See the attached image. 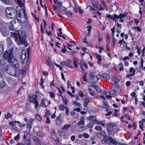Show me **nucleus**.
I'll use <instances>...</instances> for the list:
<instances>
[{
    "label": "nucleus",
    "instance_id": "1",
    "mask_svg": "<svg viewBox=\"0 0 145 145\" xmlns=\"http://www.w3.org/2000/svg\"><path fill=\"white\" fill-rule=\"evenodd\" d=\"M3 57L10 65H13L17 68H19V64L13 55L12 51L10 50L5 51L3 55Z\"/></svg>",
    "mask_w": 145,
    "mask_h": 145
},
{
    "label": "nucleus",
    "instance_id": "2",
    "mask_svg": "<svg viewBox=\"0 0 145 145\" xmlns=\"http://www.w3.org/2000/svg\"><path fill=\"white\" fill-rule=\"evenodd\" d=\"M5 14L6 16L11 18H14L19 16L15 9L12 7H7L5 10Z\"/></svg>",
    "mask_w": 145,
    "mask_h": 145
},
{
    "label": "nucleus",
    "instance_id": "3",
    "mask_svg": "<svg viewBox=\"0 0 145 145\" xmlns=\"http://www.w3.org/2000/svg\"><path fill=\"white\" fill-rule=\"evenodd\" d=\"M103 137V139L101 140V143L103 144L107 143L109 145H113L114 144L116 145L117 143H118L115 140H113L111 137H108L106 135V134L105 136Z\"/></svg>",
    "mask_w": 145,
    "mask_h": 145
},
{
    "label": "nucleus",
    "instance_id": "4",
    "mask_svg": "<svg viewBox=\"0 0 145 145\" xmlns=\"http://www.w3.org/2000/svg\"><path fill=\"white\" fill-rule=\"evenodd\" d=\"M5 71L8 74L12 76H15L16 74V69L12 65H7L5 67Z\"/></svg>",
    "mask_w": 145,
    "mask_h": 145
},
{
    "label": "nucleus",
    "instance_id": "5",
    "mask_svg": "<svg viewBox=\"0 0 145 145\" xmlns=\"http://www.w3.org/2000/svg\"><path fill=\"white\" fill-rule=\"evenodd\" d=\"M7 29V28L4 26L2 23H0V31L4 36H7L8 35Z\"/></svg>",
    "mask_w": 145,
    "mask_h": 145
},
{
    "label": "nucleus",
    "instance_id": "6",
    "mask_svg": "<svg viewBox=\"0 0 145 145\" xmlns=\"http://www.w3.org/2000/svg\"><path fill=\"white\" fill-rule=\"evenodd\" d=\"M116 126V124L115 123H110L107 124V131L108 134L110 135L112 133V131L114 129L113 127Z\"/></svg>",
    "mask_w": 145,
    "mask_h": 145
},
{
    "label": "nucleus",
    "instance_id": "7",
    "mask_svg": "<svg viewBox=\"0 0 145 145\" xmlns=\"http://www.w3.org/2000/svg\"><path fill=\"white\" fill-rule=\"evenodd\" d=\"M19 22V20L17 19H14L10 23V25L9 26V29L12 31L14 30L15 29L14 24H16L17 22V23H18Z\"/></svg>",
    "mask_w": 145,
    "mask_h": 145
},
{
    "label": "nucleus",
    "instance_id": "8",
    "mask_svg": "<svg viewBox=\"0 0 145 145\" xmlns=\"http://www.w3.org/2000/svg\"><path fill=\"white\" fill-rule=\"evenodd\" d=\"M37 96H31L29 98V100L31 103L35 104V108H36L38 106L39 103L36 99Z\"/></svg>",
    "mask_w": 145,
    "mask_h": 145
},
{
    "label": "nucleus",
    "instance_id": "9",
    "mask_svg": "<svg viewBox=\"0 0 145 145\" xmlns=\"http://www.w3.org/2000/svg\"><path fill=\"white\" fill-rule=\"evenodd\" d=\"M62 116L61 114H60L56 118V125L57 126H60L61 125L62 122L61 120Z\"/></svg>",
    "mask_w": 145,
    "mask_h": 145
},
{
    "label": "nucleus",
    "instance_id": "10",
    "mask_svg": "<svg viewBox=\"0 0 145 145\" xmlns=\"http://www.w3.org/2000/svg\"><path fill=\"white\" fill-rule=\"evenodd\" d=\"M22 33H21V35L19 36L20 41L21 44H25V46L27 47V44L26 43V41L24 37L22 36Z\"/></svg>",
    "mask_w": 145,
    "mask_h": 145
},
{
    "label": "nucleus",
    "instance_id": "11",
    "mask_svg": "<svg viewBox=\"0 0 145 145\" xmlns=\"http://www.w3.org/2000/svg\"><path fill=\"white\" fill-rule=\"evenodd\" d=\"M29 135H28V134H27L26 137H25V134L23 137V139H24L25 141V142L27 145H30L31 144L30 141V137H29L28 136Z\"/></svg>",
    "mask_w": 145,
    "mask_h": 145
},
{
    "label": "nucleus",
    "instance_id": "12",
    "mask_svg": "<svg viewBox=\"0 0 145 145\" xmlns=\"http://www.w3.org/2000/svg\"><path fill=\"white\" fill-rule=\"evenodd\" d=\"M51 137L53 140L55 141L56 144H58L59 143L60 139L57 135L54 136H52Z\"/></svg>",
    "mask_w": 145,
    "mask_h": 145
},
{
    "label": "nucleus",
    "instance_id": "13",
    "mask_svg": "<svg viewBox=\"0 0 145 145\" xmlns=\"http://www.w3.org/2000/svg\"><path fill=\"white\" fill-rule=\"evenodd\" d=\"M85 124L84 119L83 117H81L80 121L77 122L76 126H79L80 125H84Z\"/></svg>",
    "mask_w": 145,
    "mask_h": 145
},
{
    "label": "nucleus",
    "instance_id": "14",
    "mask_svg": "<svg viewBox=\"0 0 145 145\" xmlns=\"http://www.w3.org/2000/svg\"><path fill=\"white\" fill-rule=\"evenodd\" d=\"M46 63L47 65L49 67H53V63L51 61V58L50 57H48V59L46 61Z\"/></svg>",
    "mask_w": 145,
    "mask_h": 145
},
{
    "label": "nucleus",
    "instance_id": "15",
    "mask_svg": "<svg viewBox=\"0 0 145 145\" xmlns=\"http://www.w3.org/2000/svg\"><path fill=\"white\" fill-rule=\"evenodd\" d=\"M127 15V14L126 13H125L124 14H120V15L118 16L115 14H114V16L116 18V19H118L119 18H121L125 17Z\"/></svg>",
    "mask_w": 145,
    "mask_h": 145
},
{
    "label": "nucleus",
    "instance_id": "16",
    "mask_svg": "<svg viewBox=\"0 0 145 145\" xmlns=\"http://www.w3.org/2000/svg\"><path fill=\"white\" fill-rule=\"evenodd\" d=\"M5 83L3 80L2 76L0 73V87L3 88L5 86Z\"/></svg>",
    "mask_w": 145,
    "mask_h": 145
},
{
    "label": "nucleus",
    "instance_id": "17",
    "mask_svg": "<svg viewBox=\"0 0 145 145\" xmlns=\"http://www.w3.org/2000/svg\"><path fill=\"white\" fill-rule=\"evenodd\" d=\"M34 142L38 145H41V143L40 140L37 137H35L33 138Z\"/></svg>",
    "mask_w": 145,
    "mask_h": 145
},
{
    "label": "nucleus",
    "instance_id": "18",
    "mask_svg": "<svg viewBox=\"0 0 145 145\" xmlns=\"http://www.w3.org/2000/svg\"><path fill=\"white\" fill-rule=\"evenodd\" d=\"M11 36L12 38H14L16 42L17 43L18 42V37L16 33H11Z\"/></svg>",
    "mask_w": 145,
    "mask_h": 145
},
{
    "label": "nucleus",
    "instance_id": "19",
    "mask_svg": "<svg viewBox=\"0 0 145 145\" xmlns=\"http://www.w3.org/2000/svg\"><path fill=\"white\" fill-rule=\"evenodd\" d=\"M96 117L95 116L91 115L89 116L86 119L89 121H92L93 122L95 121Z\"/></svg>",
    "mask_w": 145,
    "mask_h": 145
},
{
    "label": "nucleus",
    "instance_id": "20",
    "mask_svg": "<svg viewBox=\"0 0 145 145\" xmlns=\"http://www.w3.org/2000/svg\"><path fill=\"white\" fill-rule=\"evenodd\" d=\"M88 89L89 90V93L92 96L94 95V92L95 91V88H92L91 86H89Z\"/></svg>",
    "mask_w": 145,
    "mask_h": 145
},
{
    "label": "nucleus",
    "instance_id": "21",
    "mask_svg": "<svg viewBox=\"0 0 145 145\" xmlns=\"http://www.w3.org/2000/svg\"><path fill=\"white\" fill-rule=\"evenodd\" d=\"M58 133L60 135L63 137H65L67 134L66 132L61 130H58Z\"/></svg>",
    "mask_w": 145,
    "mask_h": 145
},
{
    "label": "nucleus",
    "instance_id": "22",
    "mask_svg": "<svg viewBox=\"0 0 145 145\" xmlns=\"http://www.w3.org/2000/svg\"><path fill=\"white\" fill-rule=\"evenodd\" d=\"M22 55L21 56V58L22 59H24L26 57V51L25 50H23L21 52Z\"/></svg>",
    "mask_w": 145,
    "mask_h": 145
},
{
    "label": "nucleus",
    "instance_id": "23",
    "mask_svg": "<svg viewBox=\"0 0 145 145\" xmlns=\"http://www.w3.org/2000/svg\"><path fill=\"white\" fill-rule=\"evenodd\" d=\"M78 59L76 57L73 58V64L74 67L76 68L77 67V63H78Z\"/></svg>",
    "mask_w": 145,
    "mask_h": 145
},
{
    "label": "nucleus",
    "instance_id": "24",
    "mask_svg": "<svg viewBox=\"0 0 145 145\" xmlns=\"http://www.w3.org/2000/svg\"><path fill=\"white\" fill-rule=\"evenodd\" d=\"M71 126V125L69 124L67 125V124L65 125L63 127H62V129L64 130H68L70 128Z\"/></svg>",
    "mask_w": 145,
    "mask_h": 145
},
{
    "label": "nucleus",
    "instance_id": "25",
    "mask_svg": "<svg viewBox=\"0 0 145 145\" xmlns=\"http://www.w3.org/2000/svg\"><path fill=\"white\" fill-rule=\"evenodd\" d=\"M105 93L106 94V98L109 99L111 98L112 96H110L111 94L110 91L109 90L106 91L105 92Z\"/></svg>",
    "mask_w": 145,
    "mask_h": 145
},
{
    "label": "nucleus",
    "instance_id": "26",
    "mask_svg": "<svg viewBox=\"0 0 145 145\" xmlns=\"http://www.w3.org/2000/svg\"><path fill=\"white\" fill-rule=\"evenodd\" d=\"M71 62V60L70 59H68L67 60V62H65V66L68 67H69L72 69H73V67L72 66H71L70 65V63Z\"/></svg>",
    "mask_w": 145,
    "mask_h": 145
},
{
    "label": "nucleus",
    "instance_id": "27",
    "mask_svg": "<svg viewBox=\"0 0 145 145\" xmlns=\"http://www.w3.org/2000/svg\"><path fill=\"white\" fill-rule=\"evenodd\" d=\"M7 44L9 46H10L12 44V40L10 37H8L7 39Z\"/></svg>",
    "mask_w": 145,
    "mask_h": 145
},
{
    "label": "nucleus",
    "instance_id": "28",
    "mask_svg": "<svg viewBox=\"0 0 145 145\" xmlns=\"http://www.w3.org/2000/svg\"><path fill=\"white\" fill-rule=\"evenodd\" d=\"M108 106L107 103L105 101H103L102 105V107L104 108H107Z\"/></svg>",
    "mask_w": 145,
    "mask_h": 145
},
{
    "label": "nucleus",
    "instance_id": "29",
    "mask_svg": "<svg viewBox=\"0 0 145 145\" xmlns=\"http://www.w3.org/2000/svg\"><path fill=\"white\" fill-rule=\"evenodd\" d=\"M96 57L97 59H98L97 61V63L100 65L101 63V56L99 55H96Z\"/></svg>",
    "mask_w": 145,
    "mask_h": 145
},
{
    "label": "nucleus",
    "instance_id": "30",
    "mask_svg": "<svg viewBox=\"0 0 145 145\" xmlns=\"http://www.w3.org/2000/svg\"><path fill=\"white\" fill-rule=\"evenodd\" d=\"M103 77L104 78L107 80H108L110 78V76L106 73L103 74Z\"/></svg>",
    "mask_w": 145,
    "mask_h": 145
},
{
    "label": "nucleus",
    "instance_id": "31",
    "mask_svg": "<svg viewBox=\"0 0 145 145\" xmlns=\"http://www.w3.org/2000/svg\"><path fill=\"white\" fill-rule=\"evenodd\" d=\"M46 114L44 116V118L48 117V116H49L50 115V111L48 109H46Z\"/></svg>",
    "mask_w": 145,
    "mask_h": 145
},
{
    "label": "nucleus",
    "instance_id": "32",
    "mask_svg": "<svg viewBox=\"0 0 145 145\" xmlns=\"http://www.w3.org/2000/svg\"><path fill=\"white\" fill-rule=\"evenodd\" d=\"M87 74V72H85L84 75L82 76V80H83V81L84 82H86L87 81V79L86 78V76Z\"/></svg>",
    "mask_w": 145,
    "mask_h": 145
},
{
    "label": "nucleus",
    "instance_id": "33",
    "mask_svg": "<svg viewBox=\"0 0 145 145\" xmlns=\"http://www.w3.org/2000/svg\"><path fill=\"white\" fill-rule=\"evenodd\" d=\"M97 36L98 42H100L102 41L103 39L102 36L100 33H97Z\"/></svg>",
    "mask_w": 145,
    "mask_h": 145
},
{
    "label": "nucleus",
    "instance_id": "34",
    "mask_svg": "<svg viewBox=\"0 0 145 145\" xmlns=\"http://www.w3.org/2000/svg\"><path fill=\"white\" fill-rule=\"evenodd\" d=\"M98 4V2L97 1H92V4L93 7L97 9H98L99 8Z\"/></svg>",
    "mask_w": 145,
    "mask_h": 145
},
{
    "label": "nucleus",
    "instance_id": "35",
    "mask_svg": "<svg viewBox=\"0 0 145 145\" xmlns=\"http://www.w3.org/2000/svg\"><path fill=\"white\" fill-rule=\"evenodd\" d=\"M95 122L98 124L101 125L103 126H104L105 125V123H103V121H99L97 120H95Z\"/></svg>",
    "mask_w": 145,
    "mask_h": 145
},
{
    "label": "nucleus",
    "instance_id": "36",
    "mask_svg": "<svg viewBox=\"0 0 145 145\" xmlns=\"http://www.w3.org/2000/svg\"><path fill=\"white\" fill-rule=\"evenodd\" d=\"M4 51V48L1 43L0 42V55H1L3 53Z\"/></svg>",
    "mask_w": 145,
    "mask_h": 145
},
{
    "label": "nucleus",
    "instance_id": "37",
    "mask_svg": "<svg viewBox=\"0 0 145 145\" xmlns=\"http://www.w3.org/2000/svg\"><path fill=\"white\" fill-rule=\"evenodd\" d=\"M94 125V123L93 121L90 122H89L87 125L88 127L92 128Z\"/></svg>",
    "mask_w": 145,
    "mask_h": 145
},
{
    "label": "nucleus",
    "instance_id": "38",
    "mask_svg": "<svg viewBox=\"0 0 145 145\" xmlns=\"http://www.w3.org/2000/svg\"><path fill=\"white\" fill-rule=\"evenodd\" d=\"M6 63L5 60L3 59H0V66H1L5 64Z\"/></svg>",
    "mask_w": 145,
    "mask_h": 145
},
{
    "label": "nucleus",
    "instance_id": "39",
    "mask_svg": "<svg viewBox=\"0 0 145 145\" xmlns=\"http://www.w3.org/2000/svg\"><path fill=\"white\" fill-rule=\"evenodd\" d=\"M17 4L20 6L22 7L23 6V3L21 2V0H14Z\"/></svg>",
    "mask_w": 145,
    "mask_h": 145
},
{
    "label": "nucleus",
    "instance_id": "40",
    "mask_svg": "<svg viewBox=\"0 0 145 145\" xmlns=\"http://www.w3.org/2000/svg\"><path fill=\"white\" fill-rule=\"evenodd\" d=\"M94 73L90 72L89 74V78L90 80H92L94 76Z\"/></svg>",
    "mask_w": 145,
    "mask_h": 145
},
{
    "label": "nucleus",
    "instance_id": "41",
    "mask_svg": "<svg viewBox=\"0 0 145 145\" xmlns=\"http://www.w3.org/2000/svg\"><path fill=\"white\" fill-rule=\"evenodd\" d=\"M72 104L76 105L78 106H80L81 105V104L80 103L76 101H73L72 102Z\"/></svg>",
    "mask_w": 145,
    "mask_h": 145
},
{
    "label": "nucleus",
    "instance_id": "42",
    "mask_svg": "<svg viewBox=\"0 0 145 145\" xmlns=\"http://www.w3.org/2000/svg\"><path fill=\"white\" fill-rule=\"evenodd\" d=\"M35 118L37 120L40 121H41L42 120L41 117L40 115L39 114H37L36 115Z\"/></svg>",
    "mask_w": 145,
    "mask_h": 145
},
{
    "label": "nucleus",
    "instance_id": "43",
    "mask_svg": "<svg viewBox=\"0 0 145 145\" xmlns=\"http://www.w3.org/2000/svg\"><path fill=\"white\" fill-rule=\"evenodd\" d=\"M98 78L96 76H95L93 77V78L92 80H91L94 83L97 82L98 81Z\"/></svg>",
    "mask_w": 145,
    "mask_h": 145
},
{
    "label": "nucleus",
    "instance_id": "44",
    "mask_svg": "<svg viewBox=\"0 0 145 145\" xmlns=\"http://www.w3.org/2000/svg\"><path fill=\"white\" fill-rule=\"evenodd\" d=\"M90 102L89 100H86L84 102L83 104L84 106L85 107H86L87 106L88 104Z\"/></svg>",
    "mask_w": 145,
    "mask_h": 145
},
{
    "label": "nucleus",
    "instance_id": "45",
    "mask_svg": "<svg viewBox=\"0 0 145 145\" xmlns=\"http://www.w3.org/2000/svg\"><path fill=\"white\" fill-rule=\"evenodd\" d=\"M37 135L38 137H42L43 136L44 134L41 131H40L37 132Z\"/></svg>",
    "mask_w": 145,
    "mask_h": 145
},
{
    "label": "nucleus",
    "instance_id": "46",
    "mask_svg": "<svg viewBox=\"0 0 145 145\" xmlns=\"http://www.w3.org/2000/svg\"><path fill=\"white\" fill-rule=\"evenodd\" d=\"M139 127L142 130H143V124L142 121H139Z\"/></svg>",
    "mask_w": 145,
    "mask_h": 145
},
{
    "label": "nucleus",
    "instance_id": "47",
    "mask_svg": "<svg viewBox=\"0 0 145 145\" xmlns=\"http://www.w3.org/2000/svg\"><path fill=\"white\" fill-rule=\"evenodd\" d=\"M95 89L97 92L98 93L101 92V89L100 87L97 86L95 87Z\"/></svg>",
    "mask_w": 145,
    "mask_h": 145
},
{
    "label": "nucleus",
    "instance_id": "48",
    "mask_svg": "<svg viewBox=\"0 0 145 145\" xmlns=\"http://www.w3.org/2000/svg\"><path fill=\"white\" fill-rule=\"evenodd\" d=\"M95 129L96 130L99 131V132L103 130L102 128L99 126H96L95 127Z\"/></svg>",
    "mask_w": 145,
    "mask_h": 145
},
{
    "label": "nucleus",
    "instance_id": "49",
    "mask_svg": "<svg viewBox=\"0 0 145 145\" xmlns=\"http://www.w3.org/2000/svg\"><path fill=\"white\" fill-rule=\"evenodd\" d=\"M12 117V115L9 113L7 114V115H6V114L5 115V118L7 119H8L9 118H10Z\"/></svg>",
    "mask_w": 145,
    "mask_h": 145
},
{
    "label": "nucleus",
    "instance_id": "50",
    "mask_svg": "<svg viewBox=\"0 0 145 145\" xmlns=\"http://www.w3.org/2000/svg\"><path fill=\"white\" fill-rule=\"evenodd\" d=\"M50 96L51 98H53L55 97V94L53 92H50L49 93Z\"/></svg>",
    "mask_w": 145,
    "mask_h": 145
},
{
    "label": "nucleus",
    "instance_id": "51",
    "mask_svg": "<svg viewBox=\"0 0 145 145\" xmlns=\"http://www.w3.org/2000/svg\"><path fill=\"white\" fill-rule=\"evenodd\" d=\"M40 86L42 87V88H44V87L43 85V78H41L40 79Z\"/></svg>",
    "mask_w": 145,
    "mask_h": 145
},
{
    "label": "nucleus",
    "instance_id": "52",
    "mask_svg": "<svg viewBox=\"0 0 145 145\" xmlns=\"http://www.w3.org/2000/svg\"><path fill=\"white\" fill-rule=\"evenodd\" d=\"M67 12L68 11L67 9L65 7L64 8V9L61 11L62 14H67Z\"/></svg>",
    "mask_w": 145,
    "mask_h": 145
},
{
    "label": "nucleus",
    "instance_id": "53",
    "mask_svg": "<svg viewBox=\"0 0 145 145\" xmlns=\"http://www.w3.org/2000/svg\"><path fill=\"white\" fill-rule=\"evenodd\" d=\"M40 105L43 107H46V105L44 103V100L43 99L41 101Z\"/></svg>",
    "mask_w": 145,
    "mask_h": 145
},
{
    "label": "nucleus",
    "instance_id": "54",
    "mask_svg": "<svg viewBox=\"0 0 145 145\" xmlns=\"http://www.w3.org/2000/svg\"><path fill=\"white\" fill-rule=\"evenodd\" d=\"M58 30L59 31L60 33L59 34L58 33H57V35L58 37H61V34L62 33V32H61V31L62 30V29L61 28H59L58 29Z\"/></svg>",
    "mask_w": 145,
    "mask_h": 145
},
{
    "label": "nucleus",
    "instance_id": "55",
    "mask_svg": "<svg viewBox=\"0 0 145 145\" xmlns=\"http://www.w3.org/2000/svg\"><path fill=\"white\" fill-rule=\"evenodd\" d=\"M65 108L66 111L65 114L68 116L69 114V109L66 106H65Z\"/></svg>",
    "mask_w": 145,
    "mask_h": 145
},
{
    "label": "nucleus",
    "instance_id": "56",
    "mask_svg": "<svg viewBox=\"0 0 145 145\" xmlns=\"http://www.w3.org/2000/svg\"><path fill=\"white\" fill-rule=\"evenodd\" d=\"M99 134H100L101 137L102 136H103V137L105 136L106 134L103 130L100 131Z\"/></svg>",
    "mask_w": 145,
    "mask_h": 145
},
{
    "label": "nucleus",
    "instance_id": "57",
    "mask_svg": "<svg viewBox=\"0 0 145 145\" xmlns=\"http://www.w3.org/2000/svg\"><path fill=\"white\" fill-rule=\"evenodd\" d=\"M1 1L7 4H10L11 3L9 0H1Z\"/></svg>",
    "mask_w": 145,
    "mask_h": 145
},
{
    "label": "nucleus",
    "instance_id": "58",
    "mask_svg": "<svg viewBox=\"0 0 145 145\" xmlns=\"http://www.w3.org/2000/svg\"><path fill=\"white\" fill-rule=\"evenodd\" d=\"M129 71L130 73L132 72V73H134L135 74V71L133 67H131L130 68Z\"/></svg>",
    "mask_w": 145,
    "mask_h": 145
},
{
    "label": "nucleus",
    "instance_id": "59",
    "mask_svg": "<svg viewBox=\"0 0 145 145\" xmlns=\"http://www.w3.org/2000/svg\"><path fill=\"white\" fill-rule=\"evenodd\" d=\"M106 17L107 18H110L111 19H114V16H113V15L107 14L106 15Z\"/></svg>",
    "mask_w": 145,
    "mask_h": 145
},
{
    "label": "nucleus",
    "instance_id": "60",
    "mask_svg": "<svg viewBox=\"0 0 145 145\" xmlns=\"http://www.w3.org/2000/svg\"><path fill=\"white\" fill-rule=\"evenodd\" d=\"M135 75V74L134 73H132L131 74H127L126 76L127 78H129L132 76H134Z\"/></svg>",
    "mask_w": 145,
    "mask_h": 145
},
{
    "label": "nucleus",
    "instance_id": "61",
    "mask_svg": "<svg viewBox=\"0 0 145 145\" xmlns=\"http://www.w3.org/2000/svg\"><path fill=\"white\" fill-rule=\"evenodd\" d=\"M20 123V122L19 121H14L10 122V124L12 125V126L13 127H14V123Z\"/></svg>",
    "mask_w": 145,
    "mask_h": 145
},
{
    "label": "nucleus",
    "instance_id": "62",
    "mask_svg": "<svg viewBox=\"0 0 145 145\" xmlns=\"http://www.w3.org/2000/svg\"><path fill=\"white\" fill-rule=\"evenodd\" d=\"M109 65L106 63H104L102 65V67L103 68H107L109 67Z\"/></svg>",
    "mask_w": 145,
    "mask_h": 145
},
{
    "label": "nucleus",
    "instance_id": "63",
    "mask_svg": "<svg viewBox=\"0 0 145 145\" xmlns=\"http://www.w3.org/2000/svg\"><path fill=\"white\" fill-rule=\"evenodd\" d=\"M84 129V127L83 126H81L78 128V131L79 132H80L83 131Z\"/></svg>",
    "mask_w": 145,
    "mask_h": 145
},
{
    "label": "nucleus",
    "instance_id": "64",
    "mask_svg": "<svg viewBox=\"0 0 145 145\" xmlns=\"http://www.w3.org/2000/svg\"><path fill=\"white\" fill-rule=\"evenodd\" d=\"M65 107L63 105H61L59 106V108L62 111H63L65 108Z\"/></svg>",
    "mask_w": 145,
    "mask_h": 145
}]
</instances>
